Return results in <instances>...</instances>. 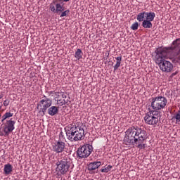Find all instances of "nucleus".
I'll return each instance as SVG.
<instances>
[{
	"instance_id": "nucleus-1",
	"label": "nucleus",
	"mask_w": 180,
	"mask_h": 180,
	"mask_svg": "<svg viewBox=\"0 0 180 180\" xmlns=\"http://www.w3.org/2000/svg\"><path fill=\"white\" fill-rule=\"evenodd\" d=\"M127 143H135L138 148H146V140H147V131L139 127H131L125 132Z\"/></svg>"
},
{
	"instance_id": "nucleus-2",
	"label": "nucleus",
	"mask_w": 180,
	"mask_h": 180,
	"mask_svg": "<svg viewBox=\"0 0 180 180\" xmlns=\"http://www.w3.org/2000/svg\"><path fill=\"white\" fill-rule=\"evenodd\" d=\"M155 61L158 64L162 72H171L174 70V65L170 61L165 60V58H170L167 53V49L158 48L155 51Z\"/></svg>"
},
{
	"instance_id": "nucleus-3",
	"label": "nucleus",
	"mask_w": 180,
	"mask_h": 180,
	"mask_svg": "<svg viewBox=\"0 0 180 180\" xmlns=\"http://www.w3.org/2000/svg\"><path fill=\"white\" fill-rule=\"evenodd\" d=\"M80 122L77 124H70L65 127L66 136L70 141H79L85 137V130L79 126Z\"/></svg>"
},
{
	"instance_id": "nucleus-4",
	"label": "nucleus",
	"mask_w": 180,
	"mask_h": 180,
	"mask_svg": "<svg viewBox=\"0 0 180 180\" xmlns=\"http://www.w3.org/2000/svg\"><path fill=\"white\" fill-rule=\"evenodd\" d=\"M163 49H167L166 52L169 58H173L174 63L180 64V39L174 40L171 46L164 47Z\"/></svg>"
},
{
	"instance_id": "nucleus-5",
	"label": "nucleus",
	"mask_w": 180,
	"mask_h": 180,
	"mask_svg": "<svg viewBox=\"0 0 180 180\" xmlns=\"http://www.w3.org/2000/svg\"><path fill=\"white\" fill-rule=\"evenodd\" d=\"M161 120V112L150 110L144 117V121L146 124L155 127L158 122Z\"/></svg>"
},
{
	"instance_id": "nucleus-6",
	"label": "nucleus",
	"mask_w": 180,
	"mask_h": 180,
	"mask_svg": "<svg viewBox=\"0 0 180 180\" xmlns=\"http://www.w3.org/2000/svg\"><path fill=\"white\" fill-rule=\"evenodd\" d=\"M168 100H167V98L165 96H158L153 97L151 98L150 108H152V110L160 112V110L165 109Z\"/></svg>"
},
{
	"instance_id": "nucleus-7",
	"label": "nucleus",
	"mask_w": 180,
	"mask_h": 180,
	"mask_svg": "<svg viewBox=\"0 0 180 180\" xmlns=\"http://www.w3.org/2000/svg\"><path fill=\"white\" fill-rule=\"evenodd\" d=\"M16 122L10 120L3 124L2 128L0 129V136H9L10 133H12L15 130V124Z\"/></svg>"
},
{
	"instance_id": "nucleus-8",
	"label": "nucleus",
	"mask_w": 180,
	"mask_h": 180,
	"mask_svg": "<svg viewBox=\"0 0 180 180\" xmlns=\"http://www.w3.org/2000/svg\"><path fill=\"white\" fill-rule=\"evenodd\" d=\"M70 165H71V159L68 158V156H65L60 160L59 164H57L58 171L62 174L68 172L70 169Z\"/></svg>"
},
{
	"instance_id": "nucleus-9",
	"label": "nucleus",
	"mask_w": 180,
	"mask_h": 180,
	"mask_svg": "<svg viewBox=\"0 0 180 180\" xmlns=\"http://www.w3.org/2000/svg\"><path fill=\"white\" fill-rule=\"evenodd\" d=\"M92 151H94L92 145L86 144L77 150V155L79 158H88Z\"/></svg>"
},
{
	"instance_id": "nucleus-10",
	"label": "nucleus",
	"mask_w": 180,
	"mask_h": 180,
	"mask_svg": "<svg viewBox=\"0 0 180 180\" xmlns=\"http://www.w3.org/2000/svg\"><path fill=\"white\" fill-rule=\"evenodd\" d=\"M53 105V100H51L49 98H47L46 96H44V98H42L37 104V109L39 108H40V112L43 113V115H45L46 112L47 111V109L50 108Z\"/></svg>"
},
{
	"instance_id": "nucleus-11",
	"label": "nucleus",
	"mask_w": 180,
	"mask_h": 180,
	"mask_svg": "<svg viewBox=\"0 0 180 180\" xmlns=\"http://www.w3.org/2000/svg\"><path fill=\"white\" fill-rule=\"evenodd\" d=\"M52 150L54 153H56V154L64 153L66 150L65 142L61 140L56 141V143L52 145Z\"/></svg>"
},
{
	"instance_id": "nucleus-12",
	"label": "nucleus",
	"mask_w": 180,
	"mask_h": 180,
	"mask_svg": "<svg viewBox=\"0 0 180 180\" xmlns=\"http://www.w3.org/2000/svg\"><path fill=\"white\" fill-rule=\"evenodd\" d=\"M155 13L154 12H141L136 15V19L138 22H144L146 19H148L151 18L152 15H154Z\"/></svg>"
},
{
	"instance_id": "nucleus-13",
	"label": "nucleus",
	"mask_w": 180,
	"mask_h": 180,
	"mask_svg": "<svg viewBox=\"0 0 180 180\" xmlns=\"http://www.w3.org/2000/svg\"><path fill=\"white\" fill-rule=\"evenodd\" d=\"M155 18V13L152 15L151 17H149L148 18H146L143 22H142L141 26L144 27V29H151L153 27V20H154V18Z\"/></svg>"
},
{
	"instance_id": "nucleus-14",
	"label": "nucleus",
	"mask_w": 180,
	"mask_h": 180,
	"mask_svg": "<svg viewBox=\"0 0 180 180\" xmlns=\"http://www.w3.org/2000/svg\"><path fill=\"white\" fill-rule=\"evenodd\" d=\"M59 108L56 105H51L47 109V113L49 116H56V115H58Z\"/></svg>"
},
{
	"instance_id": "nucleus-15",
	"label": "nucleus",
	"mask_w": 180,
	"mask_h": 180,
	"mask_svg": "<svg viewBox=\"0 0 180 180\" xmlns=\"http://www.w3.org/2000/svg\"><path fill=\"white\" fill-rule=\"evenodd\" d=\"M101 165H102V162H91L88 166L89 171H95V169H98Z\"/></svg>"
},
{
	"instance_id": "nucleus-16",
	"label": "nucleus",
	"mask_w": 180,
	"mask_h": 180,
	"mask_svg": "<svg viewBox=\"0 0 180 180\" xmlns=\"http://www.w3.org/2000/svg\"><path fill=\"white\" fill-rule=\"evenodd\" d=\"M13 169V167L12 166V165L7 164L4 165V171L6 175H9V174L12 172Z\"/></svg>"
},
{
	"instance_id": "nucleus-17",
	"label": "nucleus",
	"mask_w": 180,
	"mask_h": 180,
	"mask_svg": "<svg viewBox=\"0 0 180 180\" xmlns=\"http://www.w3.org/2000/svg\"><path fill=\"white\" fill-rule=\"evenodd\" d=\"M82 56H84V53L82 52V51L79 49H77L75 53V58H77V60H81V58H82Z\"/></svg>"
},
{
	"instance_id": "nucleus-18",
	"label": "nucleus",
	"mask_w": 180,
	"mask_h": 180,
	"mask_svg": "<svg viewBox=\"0 0 180 180\" xmlns=\"http://www.w3.org/2000/svg\"><path fill=\"white\" fill-rule=\"evenodd\" d=\"M13 116V113L11 112H6L2 117H1V122L4 123L6 119H9V117H12Z\"/></svg>"
},
{
	"instance_id": "nucleus-19",
	"label": "nucleus",
	"mask_w": 180,
	"mask_h": 180,
	"mask_svg": "<svg viewBox=\"0 0 180 180\" xmlns=\"http://www.w3.org/2000/svg\"><path fill=\"white\" fill-rule=\"evenodd\" d=\"M112 167V165H109L108 166H105L103 169H101V172H104L105 174H108L111 169Z\"/></svg>"
},
{
	"instance_id": "nucleus-20",
	"label": "nucleus",
	"mask_w": 180,
	"mask_h": 180,
	"mask_svg": "<svg viewBox=\"0 0 180 180\" xmlns=\"http://www.w3.org/2000/svg\"><path fill=\"white\" fill-rule=\"evenodd\" d=\"M60 12H63V6H61L60 4H56V13H60Z\"/></svg>"
},
{
	"instance_id": "nucleus-21",
	"label": "nucleus",
	"mask_w": 180,
	"mask_h": 180,
	"mask_svg": "<svg viewBox=\"0 0 180 180\" xmlns=\"http://www.w3.org/2000/svg\"><path fill=\"white\" fill-rule=\"evenodd\" d=\"M173 119L176 120V123L180 122V110L176 112V114L173 117Z\"/></svg>"
},
{
	"instance_id": "nucleus-22",
	"label": "nucleus",
	"mask_w": 180,
	"mask_h": 180,
	"mask_svg": "<svg viewBox=\"0 0 180 180\" xmlns=\"http://www.w3.org/2000/svg\"><path fill=\"white\" fill-rule=\"evenodd\" d=\"M131 30H137L139 29V22H135L131 26Z\"/></svg>"
},
{
	"instance_id": "nucleus-23",
	"label": "nucleus",
	"mask_w": 180,
	"mask_h": 180,
	"mask_svg": "<svg viewBox=\"0 0 180 180\" xmlns=\"http://www.w3.org/2000/svg\"><path fill=\"white\" fill-rule=\"evenodd\" d=\"M70 14V10H66L63 12H62L60 15V18H64V16H67V15Z\"/></svg>"
},
{
	"instance_id": "nucleus-24",
	"label": "nucleus",
	"mask_w": 180,
	"mask_h": 180,
	"mask_svg": "<svg viewBox=\"0 0 180 180\" xmlns=\"http://www.w3.org/2000/svg\"><path fill=\"white\" fill-rule=\"evenodd\" d=\"M59 140H60V141H64V140H65V138L64 137V133H63V131H60L59 134Z\"/></svg>"
},
{
	"instance_id": "nucleus-25",
	"label": "nucleus",
	"mask_w": 180,
	"mask_h": 180,
	"mask_svg": "<svg viewBox=\"0 0 180 180\" xmlns=\"http://www.w3.org/2000/svg\"><path fill=\"white\" fill-rule=\"evenodd\" d=\"M49 9L51 11V12H54L56 13V6L53 3L50 4Z\"/></svg>"
},
{
	"instance_id": "nucleus-26",
	"label": "nucleus",
	"mask_w": 180,
	"mask_h": 180,
	"mask_svg": "<svg viewBox=\"0 0 180 180\" xmlns=\"http://www.w3.org/2000/svg\"><path fill=\"white\" fill-rule=\"evenodd\" d=\"M9 103H11V101L8 99L5 100L3 103L2 105L5 107L8 106Z\"/></svg>"
},
{
	"instance_id": "nucleus-27",
	"label": "nucleus",
	"mask_w": 180,
	"mask_h": 180,
	"mask_svg": "<svg viewBox=\"0 0 180 180\" xmlns=\"http://www.w3.org/2000/svg\"><path fill=\"white\" fill-rule=\"evenodd\" d=\"M122 64V63H116V64L114 66V70L116 71V70H117L119 68V67H120V65Z\"/></svg>"
},
{
	"instance_id": "nucleus-28",
	"label": "nucleus",
	"mask_w": 180,
	"mask_h": 180,
	"mask_svg": "<svg viewBox=\"0 0 180 180\" xmlns=\"http://www.w3.org/2000/svg\"><path fill=\"white\" fill-rule=\"evenodd\" d=\"M67 103H68V99H63L61 101L60 105L63 106V105H67Z\"/></svg>"
},
{
	"instance_id": "nucleus-29",
	"label": "nucleus",
	"mask_w": 180,
	"mask_h": 180,
	"mask_svg": "<svg viewBox=\"0 0 180 180\" xmlns=\"http://www.w3.org/2000/svg\"><path fill=\"white\" fill-rule=\"evenodd\" d=\"M2 98H4V94L1 93L0 94V100H1ZM2 106H3L2 101H0V108H2Z\"/></svg>"
},
{
	"instance_id": "nucleus-30",
	"label": "nucleus",
	"mask_w": 180,
	"mask_h": 180,
	"mask_svg": "<svg viewBox=\"0 0 180 180\" xmlns=\"http://www.w3.org/2000/svg\"><path fill=\"white\" fill-rule=\"evenodd\" d=\"M117 63H122V56H118L115 58Z\"/></svg>"
},
{
	"instance_id": "nucleus-31",
	"label": "nucleus",
	"mask_w": 180,
	"mask_h": 180,
	"mask_svg": "<svg viewBox=\"0 0 180 180\" xmlns=\"http://www.w3.org/2000/svg\"><path fill=\"white\" fill-rule=\"evenodd\" d=\"M61 102H63V100H58V103L59 105H61Z\"/></svg>"
},
{
	"instance_id": "nucleus-32",
	"label": "nucleus",
	"mask_w": 180,
	"mask_h": 180,
	"mask_svg": "<svg viewBox=\"0 0 180 180\" xmlns=\"http://www.w3.org/2000/svg\"><path fill=\"white\" fill-rule=\"evenodd\" d=\"M55 94L56 95V96H60V92H56Z\"/></svg>"
},
{
	"instance_id": "nucleus-33",
	"label": "nucleus",
	"mask_w": 180,
	"mask_h": 180,
	"mask_svg": "<svg viewBox=\"0 0 180 180\" xmlns=\"http://www.w3.org/2000/svg\"><path fill=\"white\" fill-rule=\"evenodd\" d=\"M62 98H65H65H67V96H65V95L63 94V95H62Z\"/></svg>"
},
{
	"instance_id": "nucleus-34",
	"label": "nucleus",
	"mask_w": 180,
	"mask_h": 180,
	"mask_svg": "<svg viewBox=\"0 0 180 180\" xmlns=\"http://www.w3.org/2000/svg\"><path fill=\"white\" fill-rule=\"evenodd\" d=\"M58 1H63V2H68L70 0H58Z\"/></svg>"
},
{
	"instance_id": "nucleus-35",
	"label": "nucleus",
	"mask_w": 180,
	"mask_h": 180,
	"mask_svg": "<svg viewBox=\"0 0 180 180\" xmlns=\"http://www.w3.org/2000/svg\"><path fill=\"white\" fill-rule=\"evenodd\" d=\"M0 117H1V114H0Z\"/></svg>"
}]
</instances>
